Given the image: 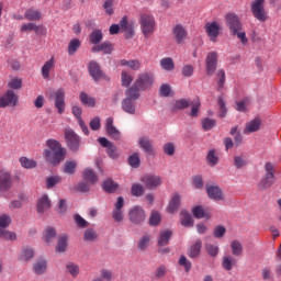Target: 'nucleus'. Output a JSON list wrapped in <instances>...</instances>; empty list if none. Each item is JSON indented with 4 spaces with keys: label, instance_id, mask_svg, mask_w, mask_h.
<instances>
[{
    "label": "nucleus",
    "instance_id": "10",
    "mask_svg": "<svg viewBox=\"0 0 281 281\" xmlns=\"http://www.w3.org/2000/svg\"><path fill=\"white\" fill-rule=\"evenodd\" d=\"M49 98H53L55 100V106L59 115H63V113H65V89H57L49 94Z\"/></svg>",
    "mask_w": 281,
    "mask_h": 281
},
{
    "label": "nucleus",
    "instance_id": "25",
    "mask_svg": "<svg viewBox=\"0 0 281 281\" xmlns=\"http://www.w3.org/2000/svg\"><path fill=\"white\" fill-rule=\"evenodd\" d=\"M52 207V202L49 201V198L47 194H44L41 196V199L37 202V212L40 214H43V212H47Z\"/></svg>",
    "mask_w": 281,
    "mask_h": 281
},
{
    "label": "nucleus",
    "instance_id": "20",
    "mask_svg": "<svg viewBox=\"0 0 281 281\" xmlns=\"http://www.w3.org/2000/svg\"><path fill=\"white\" fill-rule=\"evenodd\" d=\"M120 27L122 32H125L126 38L133 37V34H135V27L133 26V23H128V18L123 16L120 21Z\"/></svg>",
    "mask_w": 281,
    "mask_h": 281
},
{
    "label": "nucleus",
    "instance_id": "13",
    "mask_svg": "<svg viewBox=\"0 0 281 281\" xmlns=\"http://www.w3.org/2000/svg\"><path fill=\"white\" fill-rule=\"evenodd\" d=\"M128 216L131 223H133L134 225H139V223H144V221H146V213L144 212V209L139 206H134L133 209H131Z\"/></svg>",
    "mask_w": 281,
    "mask_h": 281
},
{
    "label": "nucleus",
    "instance_id": "22",
    "mask_svg": "<svg viewBox=\"0 0 281 281\" xmlns=\"http://www.w3.org/2000/svg\"><path fill=\"white\" fill-rule=\"evenodd\" d=\"M206 193L209 198L213 199L214 201H223V191H221V188L216 186L206 187Z\"/></svg>",
    "mask_w": 281,
    "mask_h": 281
},
{
    "label": "nucleus",
    "instance_id": "49",
    "mask_svg": "<svg viewBox=\"0 0 281 281\" xmlns=\"http://www.w3.org/2000/svg\"><path fill=\"white\" fill-rule=\"evenodd\" d=\"M231 249L234 256H240V254H243V244H240L238 240H234L231 244Z\"/></svg>",
    "mask_w": 281,
    "mask_h": 281
},
{
    "label": "nucleus",
    "instance_id": "36",
    "mask_svg": "<svg viewBox=\"0 0 281 281\" xmlns=\"http://www.w3.org/2000/svg\"><path fill=\"white\" fill-rule=\"evenodd\" d=\"M117 188H120V184L115 183V181H113L112 179H108L103 182V190L105 192H109L110 194L116 192Z\"/></svg>",
    "mask_w": 281,
    "mask_h": 281
},
{
    "label": "nucleus",
    "instance_id": "27",
    "mask_svg": "<svg viewBox=\"0 0 281 281\" xmlns=\"http://www.w3.org/2000/svg\"><path fill=\"white\" fill-rule=\"evenodd\" d=\"M179 205H181V196L179 194H173L167 207V212L169 214H175V212L179 210Z\"/></svg>",
    "mask_w": 281,
    "mask_h": 281
},
{
    "label": "nucleus",
    "instance_id": "48",
    "mask_svg": "<svg viewBox=\"0 0 281 281\" xmlns=\"http://www.w3.org/2000/svg\"><path fill=\"white\" fill-rule=\"evenodd\" d=\"M23 87V80L21 78H12L9 83H8V88L9 89H14V90H19Z\"/></svg>",
    "mask_w": 281,
    "mask_h": 281
},
{
    "label": "nucleus",
    "instance_id": "17",
    "mask_svg": "<svg viewBox=\"0 0 281 281\" xmlns=\"http://www.w3.org/2000/svg\"><path fill=\"white\" fill-rule=\"evenodd\" d=\"M98 142L103 148H108V155L111 157V159H117V147L113 143H111L105 137H100Z\"/></svg>",
    "mask_w": 281,
    "mask_h": 281
},
{
    "label": "nucleus",
    "instance_id": "62",
    "mask_svg": "<svg viewBox=\"0 0 281 281\" xmlns=\"http://www.w3.org/2000/svg\"><path fill=\"white\" fill-rule=\"evenodd\" d=\"M170 93H172V89L170 88V85L164 83L160 87V95H162V98H168Z\"/></svg>",
    "mask_w": 281,
    "mask_h": 281
},
{
    "label": "nucleus",
    "instance_id": "59",
    "mask_svg": "<svg viewBox=\"0 0 281 281\" xmlns=\"http://www.w3.org/2000/svg\"><path fill=\"white\" fill-rule=\"evenodd\" d=\"M108 135H110V137H112V139H120V137H122V135L120 134V131H117V128H115V126L112 127H108L105 128Z\"/></svg>",
    "mask_w": 281,
    "mask_h": 281
},
{
    "label": "nucleus",
    "instance_id": "4",
    "mask_svg": "<svg viewBox=\"0 0 281 281\" xmlns=\"http://www.w3.org/2000/svg\"><path fill=\"white\" fill-rule=\"evenodd\" d=\"M137 98H139V93H137L135 88H130L126 91V99L122 102V109L125 113L135 115V100H137Z\"/></svg>",
    "mask_w": 281,
    "mask_h": 281
},
{
    "label": "nucleus",
    "instance_id": "21",
    "mask_svg": "<svg viewBox=\"0 0 281 281\" xmlns=\"http://www.w3.org/2000/svg\"><path fill=\"white\" fill-rule=\"evenodd\" d=\"M88 70L93 80H100L104 78V74L100 69V65L95 61H91L88 66Z\"/></svg>",
    "mask_w": 281,
    "mask_h": 281
},
{
    "label": "nucleus",
    "instance_id": "15",
    "mask_svg": "<svg viewBox=\"0 0 281 281\" xmlns=\"http://www.w3.org/2000/svg\"><path fill=\"white\" fill-rule=\"evenodd\" d=\"M12 188V175L8 170H0V192H7Z\"/></svg>",
    "mask_w": 281,
    "mask_h": 281
},
{
    "label": "nucleus",
    "instance_id": "51",
    "mask_svg": "<svg viewBox=\"0 0 281 281\" xmlns=\"http://www.w3.org/2000/svg\"><path fill=\"white\" fill-rule=\"evenodd\" d=\"M210 166H216L218 164V156H216V150L211 149L206 156Z\"/></svg>",
    "mask_w": 281,
    "mask_h": 281
},
{
    "label": "nucleus",
    "instance_id": "43",
    "mask_svg": "<svg viewBox=\"0 0 281 281\" xmlns=\"http://www.w3.org/2000/svg\"><path fill=\"white\" fill-rule=\"evenodd\" d=\"M34 258V250L30 247H25L22 249V254L20 256V260L27 262V260H32Z\"/></svg>",
    "mask_w": 281,
    "mask_h": 281
},
{
    "label": "nucleus",
    "instance_id": "61",
    "mask_svg": "<svg viewBox=\"0 0 281 281\" xmlns=\"http://www.w3.org/2000/svg\"><path fill=\"white\" fill-rule=\"evenodd\" d=\"M234 258L232 257H224L223 259V267L226 269V271H232V267H234Z\"/></svg>",
    "mask_w": 281,
    "mask_h": 281
},
{
    "label": "nucleus",
    "instance_id": "50",
    "mask_svg": "<svg viewBox=\"0 0 281 281\" xmlns=\"http://www.w3.org/2000/svg\"><path fill=\"white\" fill-rule=\"evenodd\" d=\"M100 41H102V31L100 30H94L91 34H90V42L93 45H98V43H100Z\"/></svg>",
    "mask_w": 281,
    "mask_h": 281
},
{
    "label": "nucleus",
    "instance_id": "44",
    "mask_svg": "<svg viewBox=\"0 0 281 281\" xmlns=\"http://www.w3.org/2000/svg\"><path fill=\"white\" fill-rule=\"evenodd\" d=\"M79 48H80V40L74 38L68 44V54L72 56V54H76Z\"/></svg>",
    "mask_w": 281,
    "mask_h": 281
},
{
    "label": "nucleus",
    "instance_id": "3",
    "mask_svg": "<svg viewBox=\"0 0 281 281\" xmlns=\"http://www.w3.org/2000/svg\"><path fill=\"white\" fill-rule=\"evenodd\" d=\"M155 82V77L150 72H142L136 81L134 82L133 87L130 89H134L136 93L140 91H146V89H150L153 83Z\"/></svg>",
    "mask_w": 281,
    "mask_h": 281
},
{
    "label": "nucleus",
    "instance_id": "23",
    "mask_svg": "<svg viewBox=\"0 0 281 281\" xmlns=\"http://www.w3.org/2000/svg\"><path fill=\"white\" fill-rule=\"evenodd\" d=\"M56 67V59L54 57H50L48 60L45 61V64L42 67V77L44 80H49V71Z\"/></svg>",
    "mask_w": 281,
    "mask_h": 281
},
{
    "label": "nucleus",
    "instance_id": "11",
    "mask_svg": "<svg viewBox=\"0 0 281 281\" xmlns=\"http://www.w3.org/2000/svg\"><path fill=\"white\" fill-rule=\"evenodd\" d=\"M225 19L227 26L229 27L231 32H233V35L238 34V32L243 30V23H240V19H238V15L235 13H227Z\"/></svg>",
    "mask_w": 281,
    "mask_h": 281
},
{
    "label": "nucleus",
    "instance_id": "19",
    "mask_svg": "<svg viewBox=\"0 0 281 281\" xmlns=\"http://www.w3.org/2000/svg\"><path fill=\"white\" fill-rule=\"evenodd\" d=\"M72 115L77 119V122L85 135H89V127H87V124H85V121L82 120V108L78 105L72 106Z\"/></svg>",
    "mask_w": 281,
    "mask_h": 281
},
{
    "label": "nucleus",
    "instance_id": "33",
    "mask_svg": "<svg viewBox=\"0 0 281 281\" xmlns=\"http://www.w3.org/2000/svg\"><path fill=\"white\" fill-rule=\"evenodd\" d=\"M192 214L195 218H210V212L205 211L201 205L194 206Z\"/></svg>",
    "mask_w": 281,
    "mask_h": 281
},
{
    "label": "nucleus",
    "instance_id": "26",
    "mask_svg": "<svg viewBox=\"0 0 281 281\" xmlns=\"http://www.w3.org/2000/svg\"><path fill=\"white\" fill-rule=\"evenodd\" d=\"M261 124L262 121H260V119H254L252 121L248 122L244 130L245 135H249V133H256V131H260Z\"/></svg>",
    "mask_w": 281,
    "mask_h": 281
},
{
    "label": "nucleus",
    "instance_id": "14",
    "mask_svg": "<svg viewBox=\"0 0 281 281\" xmlns=\"http://www.w3.org/2000/svg\"><path fill=\"white\" fill-rule=\"evenodd\" d=\"M204 30L212 43H216L218 34H221V24L218 22H207L204 26Z\"/></svg>",
    "mask_w": 281,
    "mask_h": 281
},
{
    "label": "nucleus",
    "instance_id": "55",
    "mask_svg": "<svg viewBox=\"0 0 281 281\" xmlns=\"http://www.w3.org/2000/svg\"><path fill=\"white\" fill-rule=\"evenodd\" d=\"M45 243H52L53 238H56V229L48 227L45 231Z\"/></svg>",
    "mask_w": 281,
    "mask_h": 281
},
{
    "label": "nucleus",
    "instance_id": "58",
    "mask_svg": "<svg viewBox=\"0 0 281 281\" xmlns=\"http://www.w3.org/2000/svg\"><path fill=\"white\" fill-rule=\"evenodd\" d=\"M133 196H142L144 194V187L142 184L135 183L132 186Z\"/></svg>",
    "mask_w": 281,
    "mask_h": 281
},
{
    "label": "nucleus",
    "instance_id": "52",
    "mask_svg": "<svg viewBox=\"0 0 281 281\" xmlns=\"http://www.w3.org/2000/svg\"><path fill=\"white\" fill-rule=\"evenodd\" d=\"M188 106H190V102L186 99H180V100L176 101V103L173 105V111H179L181 109H188Z\"/></svg>",
    "mask_w": 281,
    "mask_h": 281
},
{
    "label": "nucleus",
    "instance_id": "7",
    "mask_svg": "<svg viewBox=\"0 0 281 281\" xmlns=\"http://www.w3.org/2000/svg\"><path fill=\"white\" fill-rule=\"evenodd\" d=\"M251 12L257 21H267V11H265V0H255L251 3Z\"/></svg>",
    "mask_w": 281,
    "mask_h": 281
},
{
    "label": "nucleus",
    "instance_id": "57",
    "mask_svg": "<svg viewBox=\"0 0 281 281\" xmlns=\"http://www.w3.org/2000/svg\"><path fill=\"white\" fill-rule=\"evenodd\" d=\"M128 164L130 166H132V168H139V154H133L132 156H130Z\"/></svg>",
    "mask_w": 281,
    "mask_h": 281
},
{
    "label": "nucleus",
    "instance_id": "40",
    "mask_svg": "<svg viewBox=\"0 0 281 281\" xmlns=\"http://www.w3.org/2000/svg\"><path fill=\"white\" fill-rule=\"evenodd\" d=\"M121 82L122 87H131V83L133 82V75L126 70H123L121 74Z\"/></svg>",
    "mask_w": 281,
    "mask_h": 281
},
{
    "label": "nucleus",
    "instance_id": "39",
    "mask_svg": "<svg viewBox=\"0 0 281 281\" xmlns=\"http://www.w3.org/2000/svg\"><path fill=\"white\" fill-rule=\"evenodd\" d=\"M199 254H201V239H198L195 244L190 247L189 257L199 258Z\"/></svg>",
    "mask_w": 281,
    "mask_h": 281
},
{
    "label": "nucleus",
    "instance_id": "6",
    "mask_svg": "<svg viewBox=\"0 0 281 281\" xmlns=\"http://www.w3.org/2000/svg\"><path fill=\"white\" fill-rule=\"evenodd\" d=\"M19 104V95L14 90H7L3 95L0 97V109L8 106H16Z\"/></svg>",
    "mask_w": 281,
    "mask_h": 281
},
{
    "label": "nucleus",
    "instance_id": "38",
    "mask_svg": "<svg viewBox=\"0 0 281 281\" xmlns=\"http://www.w3.org/2000/svg\"><path fill=\"white\" fill-rule=\"evenodd\" d=\"M181 225H183V227H192V225H194V221H192V215H190V213L186 211L181 212Z\"/></svg>",
    "mask_w": 281,
    "mask_h": 281
},
{
    "label": "nucleus",
    "instance_id": "31",
    "mask_svg": "<svg viewBox=\"0 0 281 281\" xmlns=\"http://www.w3.org/2000/svg\"><path fill=\"white\" fill-rule=\"evenodd\" d=\"M79 100L81 103H83L86 106H90L91 109H93V106H95V99L93 97H90L89 94H87L86 92H81L79 94Z\"/></svg>",
    "mask_w": 281,
    "mask_h": 281
},
{
    "label": "nucleus",
    "instance_id": "56",
    "mask_svg": "<svg viewBox=\"0 0 281 281\" xmlns=\"http://www.w3.org/2000/svg\"><path fill=\"white\" fill-rule=\"evenodd\" d=\"M201 108V101L199 99H195L192 102V108H191V117H196L199 115V109Z\"/></svg>",
    "mask_w": 281,
    "mask_h": 281
},
{
    "label": "nucleus",
    "instance_id": "1",
    "mask_svg": "<svg viewBox=\"0 0 281 281\" xmlns=\"http://www.w3.org/2000/svg\"><path fill=\"white\" fill-rule=\"evenodd\" d=\"M47 148L44 149V158L50 166H58L60 161H65V157H67V149L63 148L60 142L49 138L46 140Z\"/></svg>",
    "mask_w": 281,
    "mask_h": 281
},
{
    "label": "nucleus",
    "instance_id": "64",
    "mask_svg": "<svg viewBox=\"0 0 281 281\" xmlns=\"http://www.w3.org/2000/svg\"><path fill=\"white\" fill-rule=\"evenodd\" d=\"M206 251L209 256H218V246H214L212 244L206 245Z\"/></svg>",
    "mask_w": 281,
    "mask_h": 281
},
{
    "label": "nucleus",
    "instance_id": "24",
    "mask_svg": "<svg viewBox=\"0 0 281 281\" xmlns=\"http://www.w3.org/2000/svg\"><path fill=\"white\" fill-rule=\"evenodd\" d=\"M24 19H26V21H41V19H43V14L38 9L29 8L24 12Z\"/></svg>",
    "mask_w": 281,
    "mask_h": 281
},
{
    "label": "nucleus",
    "instance_id": "45",
    "mask_svg": "<svg viewBox=\"0 0 281 281\" xmlns=\"http://www.w3.org/2000/svg\"><path fill=\"white\" fill-rule=\"evenodd\" d=\"M63 179L59 176H52L46 179V188L47 190H52L54 186H57V183H60Z\"/></svg>",
    "mask_w": 281,
    "mask_h": 281
},
{
    "label": "nucleus",
    "instance_id": "60",
    "mask_svg": "<svg viewBox=\"0 0 281 281\" xmlns=\"http://www.w3.org/2000/svg\"><path fill=\"white\" fill-rule=\"evenodd\" d=\"M158 223H161V215L158 212H151V215L149 217V225H157Z\"/></svg>",
    "mask_w": 281,
    "mask_h": 281
},
{
    "label": "nucleus",
    "instance_id": "2",
    "mask_svg": "<svg viewBox=\"0 0 281 281\" xmlns=\"http://www.w3.org/2000/svg\"><path fill=\"white\" fill-rule=\"evenodd\" d=\"M138 21L142 34L145 36V38H150V36H153L157 30V22L155 21V16H153L150 13H143L139 15Z\"/></svg>",
    "mask_w": 281,
    "mask_h": 281
},
{
    "label": "nucleus",
    "instance_id": "47",
    "mask_svg": "<svg viewBox=\"0 0 281 281\" xmlns=\"http://www.w3.org/2000/svg\"><path fill=\"white\" fill-rule=\"evenodd\" d=\"M66 249H67V236L63 235L58 239L56 251L58 254H63V251H65Z\"/></svg>",
    "mask_w": 281,
    "mask_h": 281
},
{
    "label": "nucleus",
    "instance_id": "54",
    "mask_svg": "<svg viewBox=\"0 0 281 281\" xmlns=\"http://www.w3.org/2000/svg\"><path fill=\"white\" fill-rule=\"evenodd\" d=\"M66 269H67L68 273H70V276H72V278H76L78 276V273H80V268H78V265H76V263H68L66 266Z\"/></svg>",
    "mask_w": 281,
    "mask_h": 281
},
{
    "label": "nucleus",
    "instance_id": "5",
    "mask_svg": "<svg viewBox=\"0 0 281 281\" xmlns=\"http://www.w3.org/2000/svg\"><path fill=\"white\" fill-rule=\"evenodd\" d=\"M12 223V220L8 215L0 216V238L4 240H16V233L7 231L5 227Z\"/></svg>",
    "mask_w": 281,
    "mask_h": 281
},
{
    "label": "nucleus",
    "instance_id": "30",
    "mask_svg": "<svg viewBox=\"0 0 281 281\" xmlns=\"http://www.w3.org/2000/svg\"><path fill=\"white\" fill-rule=\"evenodd\" d=\"M170 238H172V232H170V231L160 232V234L158 236L159 247H165V245H168V243H170Z\"/></svg>",
    "mask_w": 281,
    "mask_h": 281
},
{
    "label": "nucleus",
    "instance_id": "8",
    "mask_svg": "<svg viewBox=\"0 0 281 281\" xmlns=\"http://www.w3.org/2000/svg\"><path fill=\"white\" fill-rule=\"evenodd\" d=\"M65 139L67 142L68 148H70L74 153L80 148V136L74 132L71 128L65 130Z\"/></svg>",
    "mask_w": 281,
    "mask_h": 281
},
{
    "label": "nucleus",
    "instance_id": "46",
    "mask_svg": "<svg viewBox=\"0 0 281 281\" xmlns=\"http://www.w3.org/2000/svg\"><path fill=\"white\" fill-rule=\"evenodd\" d=\"M77 166L78 164L74 160L66 161L64 166V172H66V175H74V172H76Z\"/></svg>",
    "mask_w": 281,
    "mask_h": 281
},
{
    "label": "nucleus",
    "instance_id": "18",
    "mask_svg": "<svg viewBox=\"0 0 281 281\" xmlns=\"http://www.w3.org/2000/svg\"><path fill=\"white\" fill-rule=\"evenodd\" d=\"M114 207L112 217L116 223H122V221H124V213L122 212V209L124 207V198L119 196Z\"/></svg>",
    "mask_w": 281,
    "mask_h": 281
},
{
    "label": "nucleus",
    "instance_id": "16",
    "mask_svg": "<svg viewBox=\"0 0 281 281\" xmlns=\"http://www.w3.org/2000/svg\"><path fill=\"white\" fill-rule=\"evenodd\" d=\"M216 63H218V53L211 52L206 56V74L212 76L216 71Z\"/></svg>",
    "mask_w": 281,
    "mask_h": 281
},
{
    "label": "nucleus",
    "instance_id": "29",
    "mask_svg": "<svg viewBox=\"0 0 281 281\" xmlns=\"http://www.w3.org/2000/svg\"><path fill=\"white\" fill-rule=\"evenodd\" d=\"M83 179L85 181H88V183H91L92 186L94 183H98V175H95V171H93V169L90 168L83 170Z\"/></svg>",
    "mask_w": 281,
    "mask_h": 281
},
{
    "label": "nucleus",
    "instance_id": "42",
    "mask_svg": "<svg viewBox=\"0 0 281 281\" xmlns=\"http://www.w3.org/2000/svg\"><path fill=\"white\" fill-rule=\"evenodd\" d=\"M160 67L165 69V71H172V69H175V61H172L170 57L162 58L160 60Z\"/></svg>",
    "mask_w": 281,
    "mask_h": 281
},
{
    "label": "nucleus",
    "instance_id": "35",
    "mask_svg": "<svg viewBox=\"0 0 281 281\" xmlns=\"http://www.w3.org/2000/svg\"><path fill=\"white\" fill-rule=\"evenodd\" d=\"M92 52H103V54H111V52H113V45L109 42H104L92 47Z\"/></svg>",
    "mask_w": 281,
    "mask_h": 281
},
{
    "label": "nucleus",
    "instance_id": "34",
    "mask_svg": "<svg viewBox=\"0 0 281 281\" xmlns=\"http://www.w3.org/2000/svg\"><path fill=\"white\" fill-rule=\"evenodd\" d=\"M120 65H122V67H128L130 69H133V71H137L142 67V64L137 59H133V60L122 59L120 61Z\"/></svg>",
    "mask_w": 281,
    "mask_h": 281
},
{
    "label": "nucleus",
    "instance_id": "63",
    "mask_svg": "<svg viewBox=\"0 0 281 281\" xmlns=\"http://www.w3.org/2000/svg\"><path fill=\"white\" fill-rule=\"evenodd\" d=\"M36 24L34 22H29L21 25V32H34Z\"/></svg>",
    "mask_w": 281,
    "mask_h": 281
},
{
    "label": "nucleus",
    "instance_id": "9",
    "mask_svg": "<svg viewBox=\"0 0 281 281\" xmlns=\"http://www.w3.org/2000/svg\"><path fill=\"white\" fill-rule=\"evenodd\" d=\"M140 181L142 183H144L147 190H156V188H159V186L164 183V180L161 179V177L153 173L143 176L140 178Z\"/></svg>",
    "mask_w": 281,
    "mask_h": 281
},
{
    "label": "nucleus",
    "instance_id": "12",
    "mask_svg": "<svg viewBox=\"0 0 281 281\" xmlns=\"http://www.w3.org/2000/svg\"><path fill=\"white\" fill-rule=\"evenodd\" d=\"M266 176L265 179L261 180V188H271L272 183H276V175H273V164L267 162L265 165Z\"/></svg>",
    "mask_w": 281,
    "mask_h": 281
},
{
    "label": "nucleus",
    "instance_id": "41",
    "mask_svg": "<svg viewBox=\"0 0 281 281\" xmlns=\"http://www.w3.org/2000/svg\"><path fill=\"white\" fill-rule=\"evenodd\" d=\"M20 164L22 168H25L26 170H30L32 168H36V160L30 159L27 157H21L20 158Z\"/></svg>",
    "mask_w": 281,
    "mask_h": 281
},
{
    "label": "nucleus",
    "instance_id": "28",
    "mask_svg": "<svg viewBox=\"0 0 281 281\" xmlns=\"http://www.w3.org/2000/svg\"><path fill=\"white\" fill-rule=\"evenodd\" d=\"M173 35L176 37L177 43H182L186 36H188V32L181 24H177L173 27Z\"/></svg>",
    "mask_w": 281,
    "mask_h": 281
},
{
    "label": "nucleus",
    "instance_id": "32",
    "mask_svg": "<svg viewBox=\"0 0 281 281\" xmlns=\"http://www.w3.org/2000/svg\"><path fill=\"white\" fill-rule=\"evenodd\" d=\"M138 144L145 153H148V155H153V143H150V139H148V137H140Z\"/></svg>",
    "mask_w": 281,
    "mask_h": 281
},
{
    "label": "nucleus",
    "instance_id": "53",
    "mask_svg": "<svg viewBox=\"0 0 281 281\" xmlns=\"http://www.w3.org/2000/svg\"><path fill=\"white\" fill-rule=\"evenodd\" d=\"M216 126V121L212 119L202 120V127L204 131H212Z\"/></svg>",
    "mask_w": 281,
    "mask_h": 281
},
{
    "label": "nucleus",
    "instance_id": "37",
    "mask_svg": "<svg viewBox=\"0 0 281 281\" xmlns=\"http://www.w3.org/2000/svg\"><path fill=\"white\" fill-rule=\"evenodd\" d=\"M34 271L37 276L43 274L44 271H47V261L45 259H40L34 265Z\"/></svg>",
    "mask_w": 281,
    "mask_h": 281
}]
</instances>
